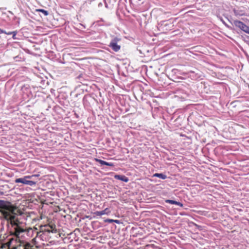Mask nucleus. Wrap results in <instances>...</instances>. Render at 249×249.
Instances as JSON below:
<instances>
[{
  "instance_id": "nucleus-1",
  "label": "nucleus",
  "mask_w": 249,
  "mask_h": 249,
  "mask_svg": "<svg viewBox=\"0 0 249 249\" xmlns=\"http://www.w3.org/2000/svg\"><path fill=\"white\" fill-rule=\"evenodd\" d=\"M0 207L2 208L0 212L2 217L8 221H10L13 228L14 235L18 237L20 233L24 231V230L21 227L22 223L17 218L18 215L15 212L16 208L10 202L1 200Z\"/></svg>"
},
{
  "instance_id": "nucleus-2",
  "label": "nucleus",
  "mask_w": 249,
  "mask_h": 249,
  "mask_svg": "<svg viewBox=\"0 0 249 249\" xmlns=\"http://www.w3.org/2000/svg\"><path fill=\"white\" fill-rule=\"evenodd\" d=\"M32 178L33 176H24L23 178H17L15 180V182L17 183H21L23 184L29 185L32 186L36 184V182L35 181L28 180V179Z\"/></svg>"
},
{
  "instance_id": "nucleus-3",
  "label": "nucleus",
  "mask_w": 249,
  "mask_h": 249,
  "mask_svg": "<svg viewBox=\"0 0 249 249\" xmlns=\"http://www.w3.org/2000/svg\"><path fill=\"white\" fill-rule=\"evenodd\" d=\"M120 40V39L115 37L112 39L109 43V47H110L114 51L118 52L120 50L121 46L117 43Z\"/></svg>"
},
{
  "instance_id": "nucleus-4",
  "label": "nucleus",
  "mask_w": 249,
  "mask_h": 249,
  "mask_svg": "<svg viewBox=\"0 0 249 249\" xmlns=\"http://www.w3.org/2000/svg\"><path fill=\"white\" fill-rule=\"evenodd\" d=\"M234 24L236 27L240 28L245 33L249 34V27L243 22L238 20H235Z\"/></svg>"
},
{
  "instance_id": "nucleus-5",
  "label": "nucleus",
  "mask_w": 249,
  "mask_h": 249,
  "mask_svg": "<svg viewBox=\"0 0 249 249\" xmlns=\"http://www.w3.org/2000/svg\"><path fill=\"white\" fill-rule=\"evenodd\" d=\"M110 213L109 209L107 208L105 210L101 211H96L93 213L94 217L98 218V217H100L103 215L105 214H109Z\"/></svg>"
},
{
  "instance_id": "nucleus-6",
  "label": "nucleus",
  "mask_w": 249,
  "mask_h": 249,
  "mask_svg": "<svg viewBox=\"0 0 249 249\" xmlns=\"http://www.w3.org/2000/svg\"><path fill=\"white\" fill-rule=\"evenodd\" d=\"M94 160L96 161L99 162L102 165H107V166H114V164L112 162H107V161H105L104 160H102L98 159L97 158H95L94 159Z\"/></svg>"
},
{
  "instance_id": "nucleus-7",
  "label": "nucleus",
  "mask_w": 249,
  "mask_h": 249,
  "mask_svg": "<svg viewBox=\"0 0 249 249\" xmlns=\"http://www.w3.org/2000/svg\"><path fill=\"white\" fill-rule=\"evenodd\" d=\"M114 178L115 179L123 181L125 182L128 181V178L124 175H115Z\"/></svg>"
},
{
  "instance_id": "nucleus-8",
  "label": "nucleus",
  "mask_w": 249,
  "mask_h": 249,
  "mask_svg": "<svg viewBox=\"0 0 249 249\" xmlns=\"http://www.w3.org/2000/svg\"><path fill=\"white\" fill-rule=\"evenodd\" d=\"M165 202L171 204H176L180 207L183 206V204L175 200L167 199L165 200Z\"/></svg>"
},
{
  "instance_id": "nucleus-9",
  "label": "nucleus",
  "mask_w": 249,
  "mask_h": 249,
  "mask_svg": "<svg viewBox=\"0 0 249 249\" xmlns=\"http://www.w3.org/2000/svg\"><path fill=\"white\" fill-rule=\"evenodd\" d=\"M48 227L50 228V229H46V231L48 232H52L54 233L57 232V230L56 229L55 226L54 225H49L48 226Z\"/></svg>"
},
{
  "instance_id": "nucleus-10",
  "label": "nucleus",
  "mask_w": 249,
  "mask_h": 249,
  "mask_svg": "<svg viewBox=\"0 0 249 249\" xmlns=\"http://www.w3.org/2000/svg\"><path fill=\"white\" fill-rule=\"evenodd\" d=\"M154 177H158L162 179H165L167 178V176L162 173H155L153 176Z\"/></svg>"
},
{
  "instance_id": "nucleus-11",
  "label": "nucleus",
  "mask_w": 249,
  "mask_h": 249,
  "mask_svg": "<svg viewBox=\"0 0 249 249\" xmlns=\"http://www.w3.org/2000/svg\"><path fill=\"white\" fill-rule=\"evenodd\" d=\"M36 11L40 12L42 13L44 15V16H48L49 15V13H48V12L47 11L45 10L42 9H36Z\"/></svg>"
},
{
  "instance_id": "nucleus-12",
  "label": "nucleus",
  "mask_w": 249,
  "mask_h": 249,
  "mask_svg": "<svg viewBox=\"0 0 249 249\" xmlns=\"http://www.w3.org/2000/svg\"><path fill=\"white\" fill-rule=\"evenodd\" d=\"M114 219H107L105 220V222H108V223H112L113 222Z\"/></svg>"
},
{
  "instance_id": "nucleus-13",
  "label": "nucleus",
  "mask_w": 249,
  "mask_h": 249,
  "mask_svg": "<svg viewBox=\"0 0 249 249\" xmlns=\"http://www.w3.org/2000/svg\"><path fill=\"white\" fill-rule=\"evenodd\" d=\"M16 35H17V33H14V35H13V36H12V38H13V39H16L17 38H16Z\"/></svg>"
},
{
  "instance_id": "nucleus-14",
  "label": "nucleus",
  "mask_w": 249,
  "mask_h": 249,
  "mask_svg": "<svg viewBox=\"0 0 249 249\" xmlns=\"http://www.w3.org/2000/svg\"><path fill=\"white\" fill-rule=\"evenodd\" d=\"M113 222H115L117 224H120V221L119 220H113Z\"/></svg>"
},
{
  "instance_id": "nucleus-15",
  "label": "nucleus",
  "mask_w": 249,
  "mask_h": 249,
  "mask_svg": "<svg viewBox=\"0 0 249 249\" xmlns=\"http://www.w3.org/2000/svg\"><path fill=\"white\" fill-rule=\"evenodd\" d=\"M5 33V31H4L0 28V34H2V33L4 34Z\"/></svg>"
},
{
  "instance_id": "nucleus-16",
  "label": "nucleus",
  "mask_w": 249,
  "mask_h": 249,
  "mask_svg": "<svg viewBox=\"0 0 249 249\" xmlns=\"http://www.w3.org/2000/svg\"><path fill=\"white\" fill-rule=\"evenodd\" d=\"M12 32H6L5 31V33L4 34L8 35H12Z\"/></svg>"
},
{
  "instance_id": "nucleus-17",
  "label": "nucleus",
  "mask_w": 249,
  "mask_h": 249,
  "mask_svg": "<svg viewBox=\"0 0 249 249\" xmlns=\"http://www.w3.org/2000/svg\"><path fill=\"white\" fill-rule=\"evenodd\" d=\"M39 175H32L31 176H33V177H38Z\"/></svg>"
},
{
  "instance_id": "nucleus-18",
  "label": "nucleus",
  "mask_w": 249,
  "mask_h": 249,
  "mask_svg": "<svg viewBox=\"0 0 249 249\" xmlns=\"http://www.w3.org/2000/svg\"><path fill=\"white\" fill-rule=\"evenodd\" d=\"M14 33H17V31H13L12 32V35H14Z\"/></svg>"
},
{
  "instance_id": "nucleus-19",
  "label": "nucleus",
  "mask_w": 249,
  "mask_h": 249,
  "mask_svg": "<svg viewBox=\"0 0 249 249\" xmlns=\"http://www.w3.org/2000/svg\"><path fill=\"white\" fill-rule=\"evenodd\" d=\"M3 193L2 192L0 191V195H2Z\"/></svg>"
}]
</instances>
